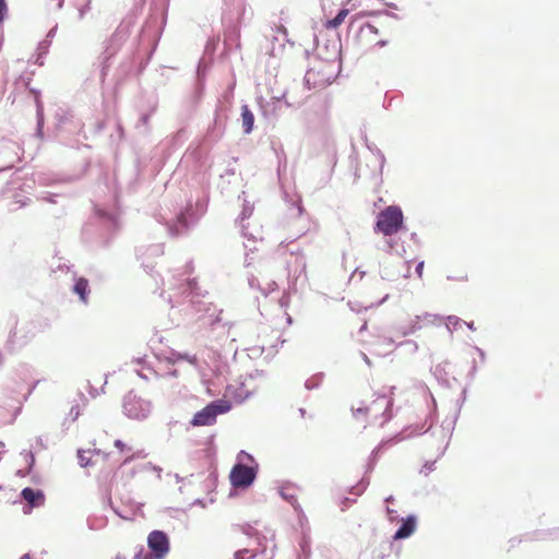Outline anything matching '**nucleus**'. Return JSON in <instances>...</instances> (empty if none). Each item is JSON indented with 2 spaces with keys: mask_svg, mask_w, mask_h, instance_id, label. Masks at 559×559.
<instances>
[{
  "mask_svg": "<svg viewBox=\"0 0 559 559\" xmlns=\"http://www.w3.org/2000/svg\"><path fill=\"white\" fill-rule=\"evenodd\" d=\"M334 63L319 62L306 72L305 83L309 88H323L334 80Z\"/></svg>",
  "mask_w": 559,
  "mask_h": 559,
  "instance_id": "f257e3e1",
  "label": "nucleus"
},
{
  "mask_svg": "<svg viewBox=\"0 0 559 559\" xmlns=\"http://www.w3.org/2000/svg\"><path fill=\"white\" fill-rule=\"evenodd\" d=\"M403 225V213L397 206H388L378 215L376 230L391 236L396 234Z\"/></svg>",
  "mask_w": 559,
  "mask_h": 559,
  "instance_id": "f03ea898",
  "label": "nucleus"
},
{
  "mask_svg": "<svg viewBox=\"0 0 559 559\" xmlns=\"http://www.w3.org/2000/svg\"><path fill=\"white\" fill-rule=\"evenodd\" d=\"M230 405L225 401H216L197 412L191 420L192 426H211L215 424L216 417L228 412Z\"/></svg>",
  "mask_w": 559,
  "mask_h": 559,
  "instance_id": "7ed1b4c3",
  "label": "nucleus"
},
{
  "mask_svg": "<svg viewBox=\"0 0 559 559\" xmlns=\"http://www.w3.org/2000/svg\"><path fill=\"white\" fill-rule=\"evenodd\" d=\"M391 402L385 396H380L372 401L370 405L357 407L354 409L356 416L366 415L371 421H377L380 417L382 421H386L389 416L385 415Z\"/></svg>",
  "mask_w": 559,
  "mask_h": 559,
  "instance_id": "20e7f679",
  "label": "nucleus"
},
{
  "mask_svg": "<svg viewBox=\"0 0 559 559\" xmlns=\"http://www.w3.org/2000/svg\"><path fill=\"white\" fill-rule=\"evenodd\" d=\"M255 476L257 471L253 467L238 463L231 468L229 479L233 487L247 488L254 481Z\"/></svg>",
  "mask_w": 559,
  "mask_h": 559,
  "instance_id": "39448f33",
  "label": "nucleus"
},
{
  "mask_svg": "<svg viewBox=\"0 0 559 559\" xmlns=\"http://www.w3.org/2000/svg\"><path fill=\"white\" fill-rule=\"evenodd\" d=\"M123 409L128 417L140 420L148 416L151 404L135 395L129 394L124 400Z\"/></svg>",
  "mask_w": 559,
  "mask_h": 559,
  "instance_id": "423d86ee",
  "label": "nucleus"
},
{
  "mask_svg": "<svg viewBox=\"0 0 559 559\" xmlns=\"http://www.w3.org/2000/svg\"><path fill=\"white\" fill-rule=\"evenodd\" d=\"M147 544L154 557L145 555L142 559H162L169 551V540L164 532H152L147 537Z\"/></svg>",
  "mask_w": 559,
  "mask_h": 559,
  "instance_id": "0eeeda50",
  "label": "nucleus"
},
{
  "mask_svg": "<svg viewBox=\"0 0 559 559\" xmlns=\"http://www.w3.org/2000/svg\"><path fill=\"white\" fill-rule=\"evenodd\" d=\"M378 29L369 24L366 23L360 26L358 33L356 34L355 40L357 45H359L362 48H369L372 45L376 46H384L386 43L381 39H377Z\"/></svg>",
  "mask_w": 559,
  "mask_h": 559,
  "instance_id": "6e6552de",
  "label": "nucleus"
},
{
  "mask_svg": "<svg viewBox=\"0 0 559 559\" xmlns=\"http://www.w3.org/2000/svg\"><path fill=\"white\" fill-rule=\"evenodd\" d=\"M21 495L29 508H38L45 503V495L41 490L26 487L22 490Z\"/></svg>",
  "mask_w": 559,
  "mask_h": 559,
  "instance_id": "1a4fd4ad",
  "label": "nucleus"
},
{
  "mask_svg": "<svg viewBox=\"0 0 559 559\" xmlns=\"http://www.w3.org/2000/svg\"><path fill=\"white\" fill-rule=\"evenodd\" d=\"M417 520L416 516L409 515L403 520L402 525L394 534V539H404L409 537L416 530Z\"/></svg>",
  "mask_w": 559,
  "mask_h": 559,
  "instance_id": "9d476101",
  "label": "nucleus"
},
{
  "mask_svg": "<svg viewBox=\"0 0 559 559\" xmlns=\"http://www.w3.org/2000/svg\"><path fill=\"white\" fill-rule=\"evenodd\" d=\"M241 120H242L243 132L246 134H249L253 129L254 116L248 105L241 106Z\"/></svg>",
  "mask_w": 559,
  "mask_h": 559,
  "instance_id": "9b49d317",
  "label": "nucleus"
},
{
  "mask_svg": "<svg viewBox=\"0 0 559 559\" xmlns=\"http://www.w3.org/2000/svg\"><path fill=\"white\" fill-rule=\"evenodd\" d=\"M75 294L80 296V299L86 304L88 294V281L84 277L79 278L73 287Z\"/></svg>",
  "mask_w": 559,
  "mask_h": 559,
  "instance_id": "f8f14e48",
  "label": "nucleus"
},
{
  "mask_svg": "<svg viewBox=\"0 0 559 559\" xmlns=\"http://www.w3.org/2000/svg\"><path fill=\"white\" fill-rule=\"evenodd\" d=\"M348 14H349L348 9H342L334 19L328 20L324 23V27L326 29L337 28L345 21V19L347 17Z\"/></svg>",
  "mask_w": 559,
  "mask_h": 559,
  "instance_id": "ddd939ff",
  "label": "nucleus"
},
{
  "mask_svg": "<svg viewBox=\"0 0 559 559\" xmlns=\"http://www.w3.org/2000/svg\"><path fill=\"white\" fill-rule=\"evenodd\" d=\"M7 12H8V5H7L5 0H0V23L3 22Z\"/></svg>",
  "mask_w": 559,
  "mask_h": 559,
  "instance_id": "4468645a",
  "label": "nucleus"
},
{
  "mask_svg": "<svg viewBox=\"0 0 559 559\" xmlns=\"http://www.w3.org/2000/svg\"><path fill=\"white\" fill-rule=\"evenodd\" d=\"M250 551L248 549H241V550H238L235 552V559H246V556L249 554Z\"/></svg>",
  "mask_w": 559,
  "mask_h": 559,
  "instance_id": "2eb2a0df",
  "label": "nucleus"
},
{
  "mask_svg": "<svg viewBox=\"0 0 559 559\" xmlns=\"http://www.w3.org/2000/svg\"><path fill=\"white\" fill-rule=\"evenodd\" d=\"M423 272H424V262L421 261L416 266V273H417L419 278L423 277Z\"/></svg>",
  "mask_w": 559,
  "mask_h": 559,
  "instance_id": "dca6fc26",
  "label": "nucleus"
},
{
  "mask_svg": "<svg viewBox=\"0 0 559 559\" xmlns=\"http://www.w3.org/2000/svg\"><path fill=\"white\" fill-rule=\"evenodd\" d=\"M115 447H116V448H118V449H120V450H122V449H123V447H124V444L122 443V441H121V440H116V441H115Z\"/></svg>",
  "mask_w": 559,
  "mask_h": 559,
  "instance_id": "f3484780",
  "label": "nucleus"
},
{
  "mask_svg": "<svg viewBox=\"0 0 559 559\" xmlns=\"http://www.w3.org/2000/svg\"><path fill=\"white\" fill-rule=\"evenodd\" d=\"M386 512H388V514L390 515V519H391V520H393L392 514H393V512H394V509H391V508H389V507H388V508H386Z\"/></svg>",
  "mask_w": 559,
  "mask_h": 559,
  "instance_id": "a211bd4d",
  "label": "nucleus"
},
{
  "mask_svg": "<svg viewBox=\"0 0 559 559\" xmlns=\"http://www.w3.org/2000/svg\"><path fill=\"white\" fill-rule=\"evenodd\" d=\"M20 559H32V558L28 554H26V555H23Z\"/></svg>",
  "mask_w": 559,
  "mask_h": 559,
  "instance_id": "6ab92c4d",
  "label": "nucleus"
}]
</instances>
